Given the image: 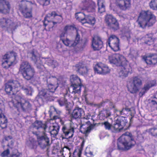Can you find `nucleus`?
Returning a JSON list of instances; mask_svg holds the SVG:
<instances>
[{"mask_svg":"<svg viewBox=\"0 0 157 157\" xmlns=\"http://www.w3.org/2000/svg\"><path fill=\"white\" fill-rule=\"evenodd\" d=\"M33 128L37 130L32 133L36 137L38 144L42 148H45L49 145V140L46 135L47 128L46 123H43L40 121H36L32 124Z\"/></svg>","mask_w":157,"mask_h":157,"instance_id":"obj_1","label":"nucleus"},{"mask_svg":"<svg viewBox=\"0 0 157 157\" xmlns=\"http://www.w3.org/2000/svg\"><path fill=\"white\" fill-rule=\"evenodd\" d=\"M156 21V17L149 10L141 11L140 13L138 20L139 26L143 28L146 26L153 25Z\"/></svg>","mask_w":157,"mask_h":157,"instance_id":"obj_2","label":"nucleus"},{"mask_svg":"<svg viewBox=\"0 0 157 157\" xmlns=\"http://www.w3.org/2000/svg\"><path fill=\"white\" fill-rule=\"evenodd\" d=\"M135 144V142L131 133L127 132L118 139L117 149L119 150L127 151L130 149Z\"/></svg>","mask_w":157,"mask_h":157,"instance_id":"obj_3","label":"nucleus"},{"mask_svg":"<svg viewBox=\"0 0 157 157\" xmlns=\"http://www.w3.org/2000/svg\"><path fill=\"white\" fill-rule=\"evenodd\" d=\"M20 87L24 91L27 95H32L33 90L30 86H25L24 85L21 86L20 83L17 80H10L6 84L5 90L7 93L10 95H13L15 94L16 91L15 89Z\"/></svg>","mask_w":157,"mask_h":157,"instance_id":"obj_4","label":"nucleus"},{"mask_svg":"<svg viewBox=\"0 0 157 157\" xmlns=\"http://www.w3.org/2000/svg\"><path fill=\"white\" fill-rule=\"evenodd\" d=\"M127 122L126 118L123 117H120L114 121V123L113 125L108 121L102 123L101 125H104L105 129L109 130L112 128L113 129L112 130V132H120L123 129Z\"/></svg>","mask_w":157,"mask_h":157,"instance_id":"obj_5","label":"nucleus"},{"mask_svg":"<svg viewBox=\"0 0 157 157\" xmlns=\"http://www.w3.org/2000/svg\"><path fill=\"white\" fill-rule=\"evenodd\" d=\"M19 71L21 72L23 78L27 80L33 78L35 72L34 68L27 61L23 62L21 64Z\"/></svg>","mask_w":157,"mask_h":157,"instance_id":"obj_6","label":"nucleus"},{"mask_svg":"<svg viewBox=\"0 0 157 157\" xmlns=\"http://www.w3.org/2000/svg\"><path fill=\"white\" fill-rule=\"evenodd\" d=\"M70 80L71 87L73 90L71 94L74 95L80 93L81 84L80 79L76 75H72L70 76Z\"/></svg>","mask_w":157,"mask_h":157,"instance_id":"obj_7","label":"nucleus"},{"mask_svg":"<svg viewBox=\"0 0 157 157\" xmlns=\"http://www.w3.org/2000/svg\"><path fill=\"white\" fill-rule=\"evenodd\" d=\"M17 56V54L12 52L7 53L3 57L4 61L2 65L4 68H7L16 63L15 59Z\"/></svg>","mask_w":157,"mask_h":157,"instance_id":"obj_8","label":"nucleus"},{"mask_svg":"<svg viewBox=\"0 0 157 157\" xmlns=\"http://www.w3.org/2000/svg\"><path fill=\"white\" fill-rule=\"evenodd\" d=\"M121 63V66H119L120 71L118 74L120 77L124 78L128 76L129 73H131V67L125 58V61H122Z\"/></svg>","mask_w":157,"mask_h":157,"instance_id":"obj_9","label":"nucleus"},{"mask_svg":"<svg viewBox=\"0 0 157 157\" xmlns=\"http://www.w3.org/2000/svg\"><path fill=\"white\" fill-rule=\"evenodd\" d=\"M62 17L61 15H58L55 11L52 12L51 13L48 14L45 17L44 25L46 26L47 24L45 23V21L48 22L52 21L54 25L58 23H60L62 20Z\"/></svg>","mask_w":157,"mask_h":157,"instance_id":"obj_10","label":"nucleus"},{"mask_svg":"<svg viewBox=\"0 0 157 157\" xmlns=\"http://www.w3.org/2000/svg\"><path fill=\"white\" fill-rule=\"evenodd\" d=\"M80 131L84 134L87 136L90 131L93 128L94 125L90 124V122L85 118H83L81 121Z\"/></svg>","mask_w":157,"mask_h":157,"instance_id":"obj_11","label":"nucleus"},{"mask_svg":"<svg viewBox=\"0 0 157 157\" xmlns=\"http://www.w3.org/2000/svg\"><path fill=\"white\" fill-rule=\"evenodd\" d=\"M30 4L29 2L23 1L19 5V10L24 17L26 18H29L32 16L31 10L28 7Z\"/></svg>","mask_w":157,"mask_h":157,"instance_id":"obj_12","label":"nucleus"},{"mask_svg":"<svg viewBox=\"0 0 157 157\" xmlns=\"http://www.w3.org/2000/svg\"><path fill=\"white\" fill-rule=\"evenodd\" d=\"M142 85L141 79L137 77H135L133 79L132 83L130 85H128V90L132 93H136L139 91V87Z\"/></svg>","mask_w":157,"mask_h":157,"instance_id":"obj_13","label":"nucleus"},{"mask_svg":"<svg viewBox=\"0 0 157 157\" xmlns=\"http://www.w3.org/2000/svg\"><path fill=\"white\" fill-rule=\"evenodd\" d=\"M109 46L114 51H117L120 49L119 39L114 35H111L107 41Z\"/></svg>","mask_w":157,"mask_h":157,"instance_id":"obj_14","label":"nucleus"},{"mask_svg":"<svg viewBox=\"0 0 157 157\" xmlns=\"http://www.w3.org/2000/svg\"><path fill=\"white\" fill-rule=\"evenodd\" d=\"M58 86H54L51 84H49L48 89H43L39 92V97L41 98V96H43L46 98L52 96Z\"/></svg>","mask_w":157,"mask_h":157,"instance_id":"obj_15","label":"nucleus"},{"mask_svg":"<svg viewBox=\"0 0 157 157\" xmlns=\"http://www.w3.org/2000/svg\"><path fill=\"white\" fill-rule=\"evenodd\" d=\"M0 25L2 28L8 30H14L16 26L12 21L8 18L2 17L0 18Z\"/></svg>","mask_w":157,"mask_h":157,"instance_id":"obj_16","label":"nucleus"},{"mask_svg":"<svg viewBox=\"0 0 157 157\" xmlns=\"http://www.w3.org/2000/svg\"><path fill=\"white\" fill-rule=\"evenodd\" d=\"M30 58L32 60L36 65L38 68H42L43 66V63L39 57V54L36 50L33 49L30 53Z\"/></svg>","mask_w":157,"mask_h":157,"instance_id":"obj_17","label":"nucleus"},{"mask_svg":"<svg viewBox=\"0 0 157 157\" xmlns=\"http://www.w3.org/2000/svg\"><path fill=\"white\" fill-rule=\"evenodd\" d=\"M125 58L123 56L118 54H110L108 56V59L111 63L120 66L121 62L125 61Z\"/></svg>","mask_w":157,"mask_h":157,"instance_id":"obj_18","label":"nucleus"},{"mask_svg":"<svg viewBox=\"0 0 157 157\" xmlns=\"http://www.w3.org/2000/svg\"><path fill=\"white\" fill-rule=\"evenodd\" d=\"M60 122L63 125L62 130L66 137L65 138L70 139L72 137L75 132L74 127L70 125L64 124L63 122L61 120Z\"/></svg>","mask_w":157,"mask_h":157,"instance_id":"obj_19","label":"nucleus"},{"mask_svg":"<svg viewBox=\"0 0 157 157\" xmlns=\"http://www.w3.org/2000/svg\"><path fill=\"white\" fill-rule=\"evenodd\" d=\"M92 47L94 50H98L103 47V42L100 37L95 35L93 38Z\"/></svg>","mask_w":157,"mask_h":157,"instance_id":"obj_20","label":"nucleus"},{"mask_svg":"<svg viewBox=\"0 0 157 157\" xmlns=\"http://www.w3.org/2000/svg\"><path fill=\"white\" fill-rule=\"evenodd\" d=\"M76 71L82 75H87L90 70L89 67L86 64L79 63L75 66Z\"/></svg>","mask_w":157,"mask_h":157,"instance_id":"obj_21","label":"nucleus"},{"mask_svg":"<svg viewBox=\"0 0 157 157\" xmlns=\"http://www.w3.org/2000/svg\"><path fill=\"white\" fill-rule=\"evenodd\" d=\"M94 69L95 72L98 74H106L110 71L108 67L102 63L97 64L94 67Z\"/></svg>","mask_w":157,"mask_h":157,"instance_id":"obj_22","label":"nucleus"},{"mask_svg":"<svg viewBox=\"0 0 157 157\" xmlns=\"http://www.w3.org/2000/svg\"><path fill=\"white\" fill-rule=\"evenodd\" d=\"M10 9L9 2L6 0H0V12L4 14L8 13Z\"/></svg>","mask_w":157,"mask_h":157,"instance_id":"obj_23","label":"nucleus"},{"mask_svg":"<svg viewBox=\"0 0 157 157\" xmlns=\"http://www.w3.org/2000/svg\"><path fill=\"white\" fill-rule=\"evenodd\" d=\"M84 114V111L81 108L75 107L72 112L71 117V119H80Z\"/></svg>","mask_w":157,"mask_h":157,"instance_id":"obj_24","label":"nucleus"},{"mask_svg":"<svg viewBox=\"0 0 157 157\" xmlns=\"http://www.w3.org/2000/svg\"><path fill=\"white\" fill-rule=\"evenodd\" d=\"M143 59L147 64L155 65L157 63V54H150L146 57H144Z\"/></svg>","mask_w":157,"mask_h":157,"instance_id":"obj_25","label":"nucleus"},{"mask_svg":"<svg viewBox=\"0 0 157 157\" xmlns=\"http://www.w3.org/2000/svg\"><path fill=\"white\" fill-rule=\"evenodd\" d=\"M131 0H118L117 5L122 10H126L131 6Z\"/></svg>","mask_w":157,"mask_h":157,"instance_id":"obj_26","label":"nucleus"},{"mask_svg":"<svg viewBox=\"0 0 157 157\" xmlns=\"http://www.w3.org/2000/svg\"><path fill=\"white\" fill-rule=\"evenodd\" d=\"M83 3L87 11L89 12L94 11L95 4L94 2L90 0H84Z\"/></svg>","mask_w":157,"mask_h":157,"instance_id":"obj_27","label":"nucleus"},{"mask_svg":"<svg viewBox=\"0 0 157 157\" xmlns=\"http://www.w3.org/2000/svg\"><path fill=\"white\" fill-rule=\"evenodd\" d=\"M155 81L152 80L144 85V87L139 93V96L140 97L142 96L150 88L155 86Z\"/></svg>","mask_w":157,"mask_h":157,"instance_id":"obj_28","label":"nucleus"},{"mask_svg":"<svg viewBox=\"0 0 157 157\" xmlns=\"http://www.w3.org/2000/svg\"><path fill=\"white\" fill-rule=\"evenodd\" d=\"M2 112V110L0 109V127L2 129H4L7 127V119Z\"/></svg>","mask_w":157,"mask_h":157,"instance_id":"obj_29","label":"nucleus"},{"mask_svg":"<svg viewBox=\"0 0 157 157\" xmlns=\"http://www.w3.org/2000/svg\"><path fill=\"white\" fill-rule=\"evenodd\" d=\"M155 38L153 37L151 34H147L145 36V40L144 43L148 45H151L153 44Z\"/></svg>","mask_w":157,"mask_h":157,"instance_id":"obj_30","label":"nucleus"},{"mask_svg":"<svg viewBox=\"0 0 157 157\" xmlns=\"http://www.w3.org/2000/svg\"><path fill=\"white\" fill-rule=\"evenodd\" d=\"M111 115L109 111L108 110H103L100 112L99 117L100 120H104Z\"/></svg>","mask_w":157,"mask_h":157,"instance_id":"obj_31","label":"nucleus"},{"mask_svg":"<svg viewBox=\"0 0 157 157\" xmlns=\"http://www.w3.org/2000/svg\"><path fill=\"white\" fill-rule=\"evenodd\" d=\"M96 20L94 17L90 15H86V16L83 23H87L92 25L95 23Z\"/></svg>","mask_w":157,"mask_h":157,"instance_id":"obj_32","label":"nucleus"},{"mask_svg":"<svg viewBox=\"0 0 157 157\" xmlns=\"http://www.w3.org/2000/svg\"><path fill=\"white\" fill-rule=\"evenodd\" d=\"M17 103L18 104V105H20L24 111L31 109V105L29 101H25L24 102L22 103L19 101H17L15 103L16 104Z\"/></svg>","mask_w":157,"mask_h":157,"instance_id":"obj_33","label":"nucleus"},{"mask_svg":"<svg viewBox=\"0 0 157 157\" xmlns=\"http://www.w3.org/2000/svg\"><path fill=\"white\" fill-rule=\"evenodd\" d=\"M59 126L58 124L53 125L50 127L51 131L50 132L52 136L55 137L58 134Z\"/></svg>","mask_w":157,"mask_h":157,"instance_id":"obj_34","label":"nucleus"},{"mask_svg":"<svg viewBox=\"0 0 157 157\" xmlns=\"http://www.w3.org/2000/svg\"><path fill=\"white\" fill-rule=\"evenodd\" d=\"M104 2H105L104 0H98V12L100 13H102L105 11V7L104 5Z\"/></svg>","mask_w":157,"mask_h":157,"instance_id":"obj_35","label":"nucleus"},{"mask_svg":"<svg viewBox=\"0 0 157 157\" xmlns=\"http://www.w3.org/2000/svg\"><path fill=\"white\" fill-rule=\"evenodd\" d=\"M86 15L82 12H78L75 14L76 19L83 23Z\"/></svg>","mask_w":157,"mask_h":157,"instance_id":"obj_36","label":"nucleus"},{"mask_svg":"<svg viewBox=\"0 0 157 157\" xmlns=\"http://www.w3.org/2000/svg\"><path fill=\"white\" fill-rule=\"evenodd\" d=\"M58 102L61 106L65 105L66 110H68L69 112H70V109L68 108L67 107L68 103L67 100L66 98H62L59 100H58Z\"/></svg>","mask_w":157,"mask_h":157,"instance_id":"obj_37","label":"nucleus"},{"mask_svg":"<svg viewBox=\"0 0 157 157\" xmlns=\"http://www.w3.org/2000/svg\"><path fill=\"white\" fill-rule=\"evenodd\" d=\"M49 111L51 112L50 113H51L52 112H55L58 114V115L57 116H55L53 117L54 119H56L59 118V115L61 113V112L59 110H57L54 106H51L50 107V110Z\"/></svg>","mask_w":157,"mask_h":157,"instance_id":"obj_38","label":"nucleus"},{"mask_svg":"<svg viewBox=\"0 0 157 157\" xmlns=\"http://www.w3.org/2000/svg\"><path fill=\"white\" fill-rule=\"evenodd\" d=\"M129 55L132 58H136L138 55V52L136 49L132 48L130 49Z\"/></svg>","mask_w":157,"mask_h":157,"instance_id":"obj_39","label":"nucleus"},{"mask_svg":"<svg viewBox=\"0 0 157 157\" xmlns=\"http://www.w3.org/2000/svg\"><path fill=\"white\" fill-rule=\"evenodd\" d=\"M115 18L110 14H107L105 16V21L108 25L113 20V19H115Z\"/></svg>","mask_w":157,"mask_h":157,"instance_id":"obj_40","label":"nucleus"},{"mask_svg":"<svg viewBox=\"0 0 157 157\" xmlns=\"http://www.w3.org/2000/svg\"><path fill=\"white\" fill-rule=\"evenodd\" d=\"M150 7L153 10H157V0H152L149 3Z\"/></svg>","mask_w":157,"mask_h":157,"instance_id":"obj_41","label":"nucleus"},{"mask_svg":"<svg viewBox=\"0 0 157 157\" xmlns=\"http://www.w3.org/2000/svg\"><path fill=\"white\" fill-rule=\"evenodd\" d=\"M46 63L49 66H53V67H55L56 65H57V63L56 62L54 61L53 60L50 59H47L46 60Z\"/></svg>","mask_w":157,"mask_h":157,"instance_id":"obj_42","label":"nucleus"},{"mask_svg":"<svg viewBox=\"0 0 157 157\" xmlns=\"http://www.w3.org/2000/svg\"><path fill=\"white\" fill-rule=\"evenodd\" d=\"M150 133L153 136L157 137V128L154 127L149 129Z\"/></svg>","mask_w":157,"mask_h":157,"instance_id":"obj_43","label":"nucleus"},{"mask_svg":"<svg viewBox=\"0 0 157 157\" xmlns=\"http://www.w3.org/2000/svg\"><path fill=\"white\" fill-rule=\"evenodd\" d=\"M37 2L43 6H47L49 4L50 0H36Z\"/></svg>","mask_w":157,"mask_h":157,"instance_id":"obj_44","label":"nucleus"},{"mask_svg":"<svg viewBox=\"0 0 157 157\" xmlns=\"http://www.w3.org/2000/svg\"><path fill=\"white\" fill-rule=\"evenodd\" d=\"M63 43L66 46H72L71 44H73L72 41L66 38L62 40Z\"/></svg>","mask_w":157,"mask_h":157,"instance_id":"obj_45","label":"nucleus"},{"mask_svg":"<svg viewBox=\"0 0 157 157\" xmlns=\"http://www.w3.org/2000/svg\"><path fill=\"white\" fill-rule=\"evenodd\" d=\"M80 35L77 33L75 37V40L74 42L73 43L71 44L72 47H75L79 43L80 41Z\"/></svg>","mask_w":157,"mask_h":157,"instance_id":"obj_46","label":"nucleus"},{"mask_svg":"<svg viewBox=\"0 0 157 157\" xmlns=\"http://www.w3.org/2000/svg\"><path fill=\"white\" fill-rule=\"evenodd\" d=\"M108 26L109 29L114 31L117 30L119 28V24H115L109 25Z\"/></svg>","mask_w":157,"mask_h":157,"instance_id":"obj_47","label":"nucleus"},{"mask_svg":"<svg viewBox=\"0 0 157 157\" xmlns=\"http://www.w3.org/2000/svg\"><path fill=\"white\" fill-rule=\"evenodd\" d=\"M113 107L114 108V113L116 114L117 116H120L122 115L123 113V111L124 110V108L121 111H118L117 109H115V106L114 105H113Z\"/></svg>","mask_w":157,"mask_h":157,"instance_id":"obj_48","label":"nucleus"},{"mask_svg":"<svg viewBox=\"0 0 157 157\" xmlns=\"http://www.w3.org/2000/svg\"><path fill=\"white\" fill-rule=\"evenodd\" d=\"M27 144H28L29 147L31 149L33 148L35 145V142L33 141L32 142L29 141L27 142Z\"/></svg>","mask_w":157,"mask_h":157,"instance_id":"obj_49","label":"nucleus"},{"mask_svg":"<svg viewBox=\"0 0 157 157\" xmlns=\"http://www.w3.org/2000/svg\"><path fill=\"white\" fill-rule=\"evenodd\" d=\"M10 154V151L8 149L4 151L1 154L2 157H5L8 156Z\"/></svg>","mask_w":157,"mask_h":157,"instance_id":"obj_50","label":"nucleus"},{"mask_svg":"<svg viewBox=\"0 0 157 157\" xmlns=\"http://www.w3.org/2000/svg\"><path fill=\"white\" fill-rule=\"evenodd\" d=\"M85 154L87 157H93L94 156L93 152L90 151H86Z\"/></svg>","mask_w":157,"mask_h":157,"instance_id":"obj_51","label":"nucleus"},{"mask_svg":"<svg viewBox=\"0 0 157 157\" xmlns=\"http://www.w3.org/2000/svg\"><path fill=\"white\" fill-rule=\"evenodd\" d=\"M66 33L65 32H63L62 33L60 34V40H63L65 39V35Z\"/></svg>","mask_w":157,"mask_h":157,"instance_id":"obj_52","label":"nucleus"},{"mask_svg":"<svg viewBox=\"0 0 157 157\" xmlns=\"http://www.w3.org/2000/svg\"><path fill=\"white\" fill-rule=\"evenodd\" d=\"M115 24H119L118 21L115 18V19H113L112 21L109 24L107 25H109Z\"/></svg>","mask_w":157,"mask_h":157,"instance_id":"obj_53","label":"nucleus"},{"mask_svg":"<svg viewBox=\"0 0 157 157\" xmlns=\"http://www.w3.org/2000/svg\"><path fill=\"white\" fill-rule=\"evenodd\" d=\"M115 24H119L118 21L115 18V19H113L112 21L109 24L107 25H109Z\"/></svg>","mask_w":157,"mask_h":157,"instance_id":"obj_54","label":"nucleus"},{"mask_svg":"<svg viewBox=\"0 0 157 157\" xmlns=\"http://www.w3.org/2000/svg\"><path fill=\"white\" fill-rule=\"evenodd\" d=\"M13 144L14 142L12 140H11L10 143L8 144L7 146L9 147L12 148H13Z\"/></svg>","mask_w":157,"mask_h":157,"instance_id":"obj_55","label":"nucleus"},{"mask_svg":"<svg viewBox=\"0 0 157 157\" xmlns=\"http://www.w3.org/2000/svg\"><path fill=\"white\" fill-rule=\"evenodd\" d=\"M12 136H6L4 137L5 140L6 141H9L10 140L12 139Z\"/></svg>","mask_w":157,"mask_h":157,"instance_id":"obj_56","label":"nucleus"},{"mask_svg":"<svg viewBox=\"0 0 157 157\" xmlns=\"http://www.w3.org/2000/svg\"><path fill=\"white\" fill-rule=\"evenodd\" d=\"M70 29V26L69 25L66 26L64 28V32H65L67 33V31Z\"/></svg>","mask_w":157,"mask_h":157,"instance_id":"obj_57","label":"nucleus"},{"mask_svg":"<svg viewBox=\"0 0 157 157\" xmlns=\"http://www.w3.org/2000/svg\"><path fill=\"white\" fill-rule=\"evenodd\" d=\"M150 103L153 105H157V102L156 101L153 100L151 101Z\"/></svg>","mask_w":157,"mask_h":157,"instance_id":"obj_58","label":"nucleus"},{"mask_svg":"<svg viewBox=\"0 0 157 157\" xmlns=\"http://www.w3.org/2000/svg\"><path fill=\"white\" fill-rule=\"evenodd\" d=\"M88 40L87 39H85L83 41V44L84 45H86L87 43Z\"/></svg>","mask_w":157,"mask_h":157,"instance_id":"obj_59","label":"nucleus"},{"mask_svg":"<svg viewBox=\"0 0 157 157\" xmlns=\"http://www.w3.org/2000/svg\"><path fill=\"white\" fill-rule=\"evenodd\" d=\"M124 110H126L127 111H130V110L128 108H125V109H124Z\"/></svg>","mask_w":157,"mask_h":157,"instance_id":"obj_60","label":"nucleus"},{"mask_svg":"<svg viewBox=\"0 0 157 157\" xmlns=\"http://www.w3.org/2000/svg\"><path fill=\"white\" fill-rule=\"evenodd\" d=\"M132 118H133V117H132L130 119V124L132 123Z\"/></svg>","mask_w":157,"mask_h":157,"instance_id":"obj_61","label":"nucleus"},{"mask_svg":"<svg viewBox=\"0 0 157 157\" xmlns=\"http://www.w3.org/2000/svg\"><path fill=\"white\" fill-rule=\"evenodd\" d=\"M84 144V141H83L82 142V144H81V146L82 147L83 146Z\"/></svg>","mask_w":157,"mask_h":157,"instance_id":"obj_62","label":"nucleus"},{"mask_svg":"<svg viewBox=\"0 0 157 157\" xmlns=\"http://www.w3.org/2000/svg\"><path fill=\"white\" fill-rule=\"evenodd\" d=\"M78 157H80L81 154L80 152L78 153Z\"/></svg>","mask_w":157,"mask_h":157,"instance_id":"obj_63","label":"nucleus"},{"mask_svg":"<svg viewBox=\"0 0 157 157\" xmlns=\"http://www.w3.org/2000/svg\"><path fill=\"white\" fill-rule=\"evenodd\" d=\"M2 102V101L1 98H0V104H1Z\"/></svg>","mask_w":157,"mask_h":157,"instance_id":"obj_64","label":"nucleus"}]
</instances>
